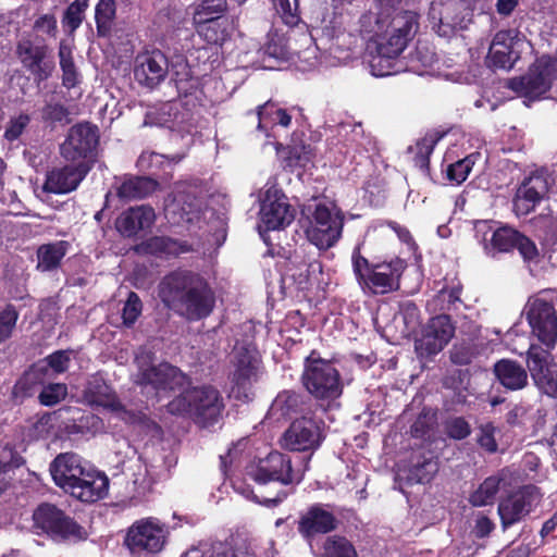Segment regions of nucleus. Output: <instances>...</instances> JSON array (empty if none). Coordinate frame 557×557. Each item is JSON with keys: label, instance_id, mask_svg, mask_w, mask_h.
Listing matches in <instances>:
<instances>
[{"label": "nucleus", "instance_id": "11", "mask_svg": "<svg viewBox=\"0 0 557 557\" xmlns=\"http://www.w3.org/2000/svg\"><path fill=\"white\" fill-rule=\"evenodd\" d=\"M34 528L55 541H78L86 537L85 530L61 509L50 504L40 505L33 515Z\"/></svg>", "mask_w": 557, "mask_h": 557}, {"label": "nucleus", "instance_id": "64", "mask_svg": "<svg viewBox=\"0 0 557 557\" xmlns=\"http://www.w3.org/2000/svg\"><path fill=\"white\" fill-rule=\"evenodd\" d=\"M165 159L166 158L163 154L156 152H143L137 160V166L141 171H153L154 169L162 166Z\"/></svg>", "mask_w": 557, "mask_h": 557}, {"label": "nucleus", "instance_id": "60", "mask_svg": "<svg viewBox=\"0 0 557 557\" xmlns=\"http://www.w3.org/2000/svg\"><path fill=\"white\" fill-rule=\"evenodd\" d=\"M88 3L87 0H75L70 7L66 9L64 23L72 29H76L84 16V12L87 9Z\"/></svg>", "mask_w": 557, "mask_h": 557}, {"label": "nucleus", "instance_id": "23", "mask_svg": "<svg viewBox=\"0 0 557 557\" xmlns=\"http://www.w3.org/2000/svg\"><path fill=\"white\" fill-rule=\"evenodd\" d=\"M474 231L485 252L491 256L515 248L516 240L519 238V232L516 230L508 226L494 230L493 224L488 221H478L474 224Z\"/></svg>", "mask_w": 557, "mask_h": 557}, {"label": "nucleus", "instance_id": "33", "mask_svg": "<svg viewBox=\"0 0 557 557\" xmlns=\"http://www.w3.org/2000/svg\"><path fill=\"white\" fill-rule=\"evenodd\" d=\"M494 372L500 384L508 389H522L528 384L525 369L516 361L503 359L495 364Z\"/></svg>", "mask_w": 557, "mask_h": 557}, {"label": "nucleus", "instance_id": "13", "mask_svg": "<svg viewBox=\"0 0 557 557\" xmlns=\"http://www.w3.org/2000/svg\"><path fill=\"white\" fill-rule=\"evenodd\" d=\"M543 494L534 485H525L504 497L498 504L503 530L522 521L541 504Z\"/></svg>", "mask_w": 557, "mask_h": 557}, {"label": "nucleus", "instance_id": "5", "mask_svg": "<svg viewBox=\"0 0 557 557\" xmlns=\"http://www.w3.org/2000/svg\"><path fill=\"white\" fill-rule=\"evenodd\" d=\"M138 372L135 375V383L140 385L148 397H156L157 400L170 391L181 389L186 383V375L176 367L163 362L152 364L150 354L140 351L135 357Z\"/></svg>", "mask_w": 557, "mask_h": 557}, {"label": "nucleus", "instance_id": "44", "mask_svg": "<svg viewBox=\"0 0 557 557\" xmlns=\"http://www.w3.org/2000/svg\"><path fill=\"white\" fill-rule=\"evenodd\" d=\"M277 153L285 160L286 166L307 169L312 163L313 153L309 146H294L278 149Z\"/></svg>", "mask_w": 557, "mask_h": 557}, {"label": "nucleus", "instance_id": "7", "mask_svg": "<svg viewBox=\"0 0 557 557\" xmlns=\"http://www.w3.org/2000/svg\"><path fill=\"white\" fill-rule=\"evenodd\" d=\"M301 381L306 389L317 399L334 400L343 393L339 372L334 364L312 351L305 360Z\"/></svg>", "mask_w": 557, "mask_h": 557}, {"label": "nucleus", "instance_id": "43", "mask_svg": "<svg viewBox=\"0 0 557 557\" xmlns=\"http://www.w3.org/2000/svg\"><path fill=\"white\" fill-rule=\"evenodd\" d=\"M503 481V472L486 478L478 490L471 495L470 502L473 506L481 507L492 504L499 491Z\"/></svg>", "mask_w": 557, "mask_h": 557}, {"label": "nucleus", "instance_id": "31", "mask_svg": "<svg viewBox=\"0 0 557 557\" xmlns=\"http://www.w3.org/2000/svg\"><path fill=\"white\" fill-rule=\"evenodd\" d=\"M300 32L299 29H289L286 33L278 29L270 32L268 41L263 47V53L276 60H294V51H296Z\"/></svg>", "mask_w": 557, "mask_h": 557}, {"label": "nucleus", "instance_id": "16", "mask_svg": "<svg viewBox=\"0 0 557 557\" xmlns=\"http://www.w3.org/2000/svg\"><path fill=\"white\" fill-rule=\"evenodd\" d=\"M530 42L518 30H499L490 46L487 63L490 66L509 70L520 57V51Z\"/></svg>", "mask_w": 557, "mask_h": 557}, {"label": "nucleus", "instance_id": "2", "mask_svg": "<svg viewBox=\"0 0 557 557\" xmlns=\"http://www.w3.org/2000/svg\"><path fill=\"white\" fill-rule=\"evenodd\" d=\"M418 29V16L412 11L389 16L386 12L364 13L360 32L368 39V49L385 57L398 58Z\"/></svg>", "mask_w": 557, "mask_h": 557}, {"label": "nucleus", "instance_id": "61", "mask_svg": "<svg viewBox=\"0 0 557 557\" xmlns=\"http://www.w3.org/2000/svg\"><path fill=\"white\" fill-rule=\"evenodd\" d=\"M445 431L450 438L459 441L471 434V426L463 418L456 417L446 422Z\"/></svg>", "mask_w": 557, "mask_h": 557}, {"label": "nucleus", "instance_id": "54", "mask_svg": "<svg viewBox=\"0 0 557 557\" xmlns=\"http://www.w3.org/2000/svg\"><path fill=\"white\" fill-rule=\"evenodd\" d=\"M115 15V3L113 0H100L96 7V22L98 32L104 34Z\"/></svg>", "mask_w": 557, "mask_h": 557}, {"label": "nucleus", "instance_id": "20", "mask_svg": "<svg viewBox=\"0 0 557 557\" xmlns=\"http://www.w3.org/2000/svg\"><path fill=\"white\" fill-rule=\"evenodd\" d=\"M84 399L90 406L102 407L126 423H137L141 416L124 408L111 388L98 377L90 380L84 391Z\"/></svg>", "mask_w": 557, "mask_h": 557}, {"label": "nucleus", "instance_id": "62", "mask_svg": "<svg viewBox=\"0 0 557 557\" xmlns=\"http://www.w3.org/2000/svg\"><path fill=\"white\" fill-rule=\"evenodd\" d=\"M172 75L173 79L176 83V86L180 90H187L188 88L184 86L190 78V70L183 59H178L175 63L172 64Z\"/></svg>", "mask_w": 557, "mask_h": 557}, {"label": "nucleus", "instance_id": "57", "mask_svg": "<svg viewBox=\"0 0 557 557\" xmlns=\"http://www.w3.org/2000/svg\"><path fill=\"white\" fill-rule=\"evenodd\" d=\"M67 387L65 384H49L39 394V400L45 406H54L65 398Z\"/></svg>", "mask_w": 557, "mask_h": 557}, {"label": "nucleus", "instance_id": "56", "mask_svg": "<svg viewBox=\"0 0 557 557\" xmlns=\"http://www.w3.org/2000/svg\"><path fill=\"white\" fill-rule=\"evenodd\" d=\"M141 310L143 305L138 295L131 292L122 310L123 324L126 326L133 325L140 315Z\"/></svg>", "mask_w": 557, "mask_h": 557}, {"label": "nucleus", "instance_id": "50", "mask_svg": "<svg viewBox=\"0 0 557 557\" xmlns=\"http://www.w3.org/2000/svg\"><path fill=\"white\" fill-rule=\"evenodd\" d=\"M497 429L492 422H484L478 426L476 443L488 454H494L498 449L495 438Z\"/></svg>", "mask_w": 557, "mask_h": 557}, {"label": "nucleus", "instance_id": "34", "mask_svg": "<svg viewBox=\"0 0 557 557\" xmlns=\"http://www.w3.org/2000/svg\"><path fill=\"white\" fill-rule=\"evenodd\" d=\"M184 557H255L249 543L243 542L235 547L223 545L202 544L199 547L189 549Z\"/></svg>", "mask_w": 557, "mask_h": 557}, {"label": "nucleus", "instance_id": "42", "mask_svg": "<svg viewBox=\"0 0 557 557\" xmlns=\"http://www.w3.org/2000/svg\"><path fill=\"white\" fill-rule=\"evenodd\" d=\"M225 11V0H201L194 10V24H203L215 18H224L223 13Z\"/></svg>", "mask_w": 557, "mask_h": 557}, {"label": "nucleus", "instance_id": "55", "mask_svg": "<svg viewBox=\"0 0 557 557\" xmlns=\"http://www.w3.org/2000/svg\"><path fill=\"white\" fill-rule=\"evenodd\" d=\"M473 164V156H468L465 159L450 164L447 170L448 180L456 184H461L467 180Z\"/></svg>", "mask_w": 557, "mask_h": 557}, {"label": "nucleus", "instance_id": "59", "mask_svg": "<svg viewBox=\"0 0 557 557\" xmlns=\"http://www.w3.org/2000/svg\"><path fill=\"white\" fill-rule=\"evenodd\" d=\"M276 11L281 14L283 21L287 25H296L299 17L298 0H273Z\"/></svg>", "mask_w": 557, "mask_h": 557}, {"label": "nucleus", "instance_id": "27", "mask_svg": "<svg viewBox=\"0 0 557 557\" xmlns=\"http://www.w3.org/2000/svg\"><path fill=\"white\" fill-rule=\"evenodd\" d=\"M48 53V47L29 38H22L16 46V54L25 69L45 79L50 74V69L44 62Z\"/></svg>", "mask_w": 557, "mask_h": 557}, {"label": "nucleus", "instance_id": "58", "mask_svg": "<svg viewBox=\"0 0 557 557\" xmlns=\"http://www.w3.org/2000/svg\"><path fill=\"white\" fill-rule=\"evenodd\" d=\"M18 313L11 305L0 312V343L9 338L15 327Z\"/></svg>", "mask_w": 557, "mask_h": 557}, {"label": "nucleus", "instance_id": "28", "mask_svg": "<svg viewBox=\"0 0 557 557\" xmlns=\"http://www.w3.org/2000/svg\"><path fill=\"white\" fill-rule=\"evenodd\" d=\"M87 172L88 168L84 162H78L76 165L54 169L48 173L44 188L46 191L53 194L70 193L76 189Z\"/></svg>", "mask_w": 557, "mask_h": 557}, {"label": "nucleus", "instance_id": "15", "mask_svg": "<svg viewBox=\"0 0 557 557\" xmlns=\"http://www.w3.org/2000/svg\"><path fill=\"white\" fill-rule=\"evenodd\" d=\"M295 211L277 186L268 182L260 193V220L267 230H278L289 225Z\"/></svg>", "mask_w": 557, "mask_h": 557}, {"label": "nucleus", "instance_id": "6", "mask_svg": "<svg viewBox=\"0 0 557 557\" xmlns=\"http://www.w3.org/2000/svg\"><path fill=\"white\" fill-rule=\"evenodd\" d=\"M317 20L320 23L322 35L332 41L329 47L330 57L318 58V47L313 44L312 36L306 30L299 34L298 42L296 44V51H294V60H290L301 71H309L318 64H325L326 66H334V37L344 35L341 18L332 10L325 9L321 12Z\"/></svg>", "mask_w": 557, "mask_h": 557}, {"label": "nucleus", "instance_id": "36", "mask_svg": "<svg viewBox=\"0 0 557 557\" xmlns=\"http://www.w3.org/2000/svg\"><path fill=\"white\" fill-rule=\"evenodd\" d=\"M197 33L208 44L221 45L227 40L235 29L234 21L230 17L215 18L213 21L196 24Z\"/></svg>", "mask_w": 557, "mask_h": 557}, {"label": "nucleus", "instance_id": "8", "mask_svg": "<svg viewBox=\"0 0 557 557\" xmlns=\"http://www.w3.org/2000/svg\"><path fill=\"white\" fill-rule=\"evenodd\" d=\"M557 79V60L543 55L530 67L527 74L508 81L507 86L525 99L524 103L540 100Z\"/></svg>", "mask_w": 557, "mask_h": 557}, {"label": "nucleus", "instance_id": "4", "mask_svg": "<svg viewBox=\"0 0 557 557\" xmlns=\"http://www.w3.org/2000/svg\"><path fill=\"white\" fill-rule=\"evenodd\" d=\"M222 409L223 403L219 392L209 385L185 389L168 404L170 413L188 416L202 426L216 422Z\"/></svg>", "mask_w": 557, "mask_h": 557}, {"label": "nucleus", "instance_id": "17", "mask_svg": "<svg viewBox=\"0 0 557 557\" xmlns=\"http://www.w3.org/2000/svg\"><path fill=\"white\" fill-rule=\"evenodd\" d=\"M164 213L171 223L181 224L198 223L201 215L206 216L207 211H201L200 201L187 190L185 184H178L165 199Z\"/></svg>", "mask_w": 557, "mask_h": 557}, {"label": "nucleus", "instance_id": "24", "mask_svg": "<svg viewBox=\"0 0 557 557\" xmlns=\"http://www.w3.org/2000/svg\"><path fill=\"white\" fill-rule=\"evenodd\" d=\"M90 465L74 453L58 455L50 465V472L54 483L65 492L77 482Z\"/></svg>", "mask_w": 557, "mask_h": 557}, {"label": "nucleus", "instance_id": "18", "mask_svg": "<svg viewBox=\"0 0 557 557\" xmlns=\"http://www.w3.org/2000/svg\"><path fill=\"white\" fill-rule=\"evenodd\" d=\"M322 441L318 421L309 417L295 420L281 437L283 448L294 451L315 449Z\"/></svg>", "mask_w": 557, "mask_h": 557}, {"label": "nucleus", "instance_id": "25", "mask_svg": "<svg viewBox=\"0 0 557 557\" xmlns=\"http://www.w3.org/2000/svg\"><path fill=\"white\" fill-rule=\"evenodd\" d=\"M109 490L108 476L92 466L86 468L83 475L73 484L67 493L85 503H94L107 496Z\"/></svg>", "mask_w": 557, "mask_h": 557}, {"label": "nucleus", "instance_id": "14", "mask_svg": "<svg viewBox=\"0 0 557 557\" xmlns=\"http://www.w3.org/2000/svg\"><path fill=\"white\" fill-rule=\"evenodd\" d=\"M523 313L532 334L546 347L554 348L557 341V314L553 304L542 297H532Z\"/></svg>", "mask_w": 557, "mask_h": 557}, {"label": "nucleus", "instance_id": "37", "mask_svg": "<svg viewBox=\"0 0 557 557\" xmlns=\"http://www.w3.org/2000/svg\"><path fill=\"white\" fill-rule=\"evenodd\" d=\"M438 470L437 462L432 459H424L422 462H417L407 471L397 470L396 482L406 480L409 484L413 483H428Z\"/></svg>", "mask_w": 557, "mask_h": 557}, {"label": "nucleus", "instance_id": "29", "mask_svg": "<svg viewBox=\"0 0 557 557\" xmlns=\"http://www.w3.org/2000/svg\"><path fill=\"white\" fill-rule=\"evenodd\" d=\"M466 9L463 0H433L431 2L429 17L433 27H448L454 29L463 27V17L460 16L462 10Z\"/></svg>", "mask_w": 557, "mask_h": 557}, {"label": "nucleus", "instance_id": "38", "mask_svg": "<svg viewBox=\"0 0 557 557\" xmlns=\"http://www.w3.org/2000/svg\"><path fill=\"white\" fill-rule=\"evenodd\" d=\"M157 187V183L148 177H131L125 180L117 189L120 198L132 200L150 195Z\"/></svg>", "mask_w": 557, "mask_h": 557}, {"label": "nucleus", "instance_id": "1", "mask_svg": "<svg viewBox=\"0 0 557 557\" xmlns=\"http://www.w3.org/2000/svg\"><path fill=\"white\" fill-rule=\"evenodd\" d=\"M162 302L188 321H199L211 314L215 294L199 274L177 271L166 275L159 285Z\"/></svg>", "mask_w": 557, "mask_h": 557}, {"label": "nucleus", "instance_id": "35", "mask_svg": "<svg viewBox=\"0 0 557 557\" xmlns=\"http://www.w3.org/2000/svg\"><path fill=\"white\" fill-rule=\"evenodd\" d=\"M550 349L552 348L546 347L545 349L532 344L527 351L528 369L535 384H539L553 371V358L549 352Z\"/></svg>", "mask_w": 557, "mask_h": 557}, {"label": "nucleus", "instance_id": "10", "mask_svg": "<svg viewBox=\"0 0 557 557\" xmlns=\"http://www.w3.org/2000/svg\"><path fill=\"white\" fill-rule=\"evenodd\" d=\"M343 216L333 203H318L306 230L310 243L319 249L335 245L342 235Z\"/></svg>", "mask_w": 557, "mask_h": 557}, {"label": "nucleus", "instance_id": "52", "mask_svg": "<svg viewBox=\"0 0 557 557\" xmlns=\"http://www.w3.org/2000/svg\"><path fill=\"white\" fill-rule=\"evenodd\" d=\"M426 326L430 329V332H433L434 335L441 337L445 342H449L455 333V327L450 321V318L446 314H440L432 318Z\"/></svg>", "mask_w": 557, "mask_h": 557}, {"label": "nucleus", "instance_id": "30", "mask_svg": "<svg viewBox=\"0 0 557 557\" xmlns=\"http://www.w3.org/2000/svg\"><path fill=\"white\" fill-rule=\"evenodd\" d=\"M156 220L154 210L149 206H137L124 211L116 220V228L124 236H134L149 228Z\"/></svg>", "mask_w": 557, "mask_h": 557}, {"label": "nucleus", "instance_id": "51", "mask_svg": "<svg viewBox=\"0 0 557 557\" xmlns=\"http://www.w3.org/2000/svg\"><path fill=\"white\" fill-rule=\"evenodd\" d=\"M324 550L326 557H357L352 545L343 537H329Z\"/></svg>", "mask_w": 557, "mask_h": 557}, {"label": "nucleus", "instance_id": "39", "mask_svg": "<svg viewBox=\"0 0 557 557\" xmlns=\"http://www.w3.org/2000/svg\"><path fill=\"white\" fill-rule=\"evenodd\" d=\"M158 123L171 131L185 132L187 127V112L181 110L178 102H168L162 104L158 113Z\"/></svg>", "mask_w": 557, "mask_h": 557}, {"label": "nucleus", "instance_id": "32", "mask_svg": "<svg viewBox=\"0 0 557 557\" xmlns=\"http://www.w3.org/2000/svg\"><path fill=\"white\" fill-rule=\"evenodd\" d=\"M335 529L334 516L319 507L310 508L300 519L298 530L305 537L327 533Z\"/></svg>", "mask_w": 557, "mask_h": 557}, {"label": "nucleus", "instance_id": "3", "mask_svg": "<svg viewBox=\"0 0 557 557\" xmlns=\"http://www.w3.org/2000/svg\"><path fill=\"white\" fill-rule=\"evenodd\" d=\"M351 264L358 285L364 294L384 295L398 289L406 263L398 258L371 263L361 256L359 248L351 256Z\"/></svg>", "mask_w": 557, "mask_h": 557}, {"label": "nucleus", "instance_id": "19", "mask_svg": "<svg viewBox=\"0 0 557 557\" xmlns=\"http://www.w3.org/2000/svg\"><path fill=\"white\" fill-rule=\"evenodd\" d=\"M549 189L548 178L541 173L525 177L517 187L513 199V212L517 216H525L533 212L546 197Z\"/></svg>", "mask_w": 557, "mask_h": 557}, {"label": "nucleus", "instance_id": "41", "mask_svg": "<svg viewBox=\"0 0 557 557\" xmlns=\"http://www.w3.org/2000/svg\"><path fill=\"white\" fill-rule=\"evenodd\" d=\"M69 244L60 240L39 247L37 251L38 268L42 271L55 269L67 251Z\"/></svg>", "mask_w": 557, "mask_h": 557}, {"label": "nucleus", "instance_id": "46", "mask_svg": "<svg viewBox=\"0 0 557 557\" xmlns=\"http://www.w3.org/2000/svg\"><path fill=\"white\" fill-rule=\"evenodd\" d=\"M59 58L63 85L67 88L75 87L79 82V75L73 62L72 50L65 42L60 44Z\"/></svg>", "mask_w": 557, "mask_h": 557}, {"label": "nucleus", "instance_id": "63", "mask_svg": "<svg viewBox=\"0 0 557 557\" xmlns=\"http://www.w3.org/2000/svg\"><path fill=\"white\" fill-rule=\"evenodd\" d=\"M70 361V352L65 350L55 351L46 358L48 367L55 373H63L66 371Z\"/></svg>", "mask_w": 557, "mask_h": 557}, {"label": "nucleus", "instance_id": "45", "mask_svg": "<svg viewBox=\"0 0 557 557\" xmlns=\"http://www.w3.org/2000/svg\"><path fill=\"white\" fill-rule=\"evenodd\" d=\"M299 403L300 397L297 393L290 391L282 392L273 400L270 413L273 417L277 416V418H287L292 413L296 412Z\"/></svg>", "mask_w": 557, "mask_h": 557}, {"label": "nucleus", "instance_id": "12", "mask_svg": "<svg viewBox=\"0 0 557 557\" xmlns=\"http://www.w3.org/2000/svg\"><path fill=\"white\" fill-rule=\"evenodd\" d=\"M246 475L259 483L276 481L284 485L299 483L302 475L292 468L290 458L278 451L270 453L265 458L246 468Z\"/></svg>", "mask_w": 557, "mask_h": 557}, {"label": "nucleus", "instance_id": "22", "mask_svg": "<svg viewBox=\"0 0 557 557\" xmlns=\"http://www.w3.org/2000/svg\"><path fill=\"white\" fill-rule=\"evenodd\" d=\"M169 72V62L160 50L146 51L135 59L134 76L138 84L153 88Z\"/></svg>", "mask_w": 557, "mask_h": 557}, {"label": "nucleus", "instance_id": "49", "mask_svg": "<svg viewBox=\"0 0 557 557\" xmlns=\"http://www.w3.org/2000/svg\"><path fill=\"white\" fill-rule=\"evenodd\" d=\"M396 57H385L374 50L371 51L369 61L371 74L375 77H384L396 74L399 69L396 67Z\"/></svg>", "mask_w": 557, "mask_h": 557}, {"label": "nucleus", "instance_id": "26", "mask_svg": "<svg viewBox=\"0 0 557 557\" xmlns=\"http://www.w3.org/2000/svg\"><path fill=\"white\" fill-rule=\"evenodd\" d=\"M231 363L234 368L233 379L237 384H245L257 376L260 357L252 344L236 343L231 354Z\"/></svg>", "mask_w": 557, "mask_h": 557}, {"label": "nucleus", "instance_id": "47", "mask_svg": "<svg viewBox=\"0 0 557 557\" xmlns=\"http://www.w3.org/2000/svg\"><path fill=\"white\" fill-rule=\"evenodd\" d=\"M447 344L425 326L421 338L416 342V350L421 357H428L438 354Z\"/></svg>", "mask_w": 557, "mask_h": 557}, {"label": "nucleus", "instance_id": "53", "mask_svg": "<svg viewBox=\"0 0 557 557\" xmlns=\"http://www.w3.org/2000/svg\"><path fill=\"white\" fill-rule=\"evenodd\" d=\"M461 286L460 284H454L449 288H442L434 299L437 302L436 307L440 310H451L460 304Z\"/></svg>", "mask_w": 557, "mask_h": 557}, {"label": "nucleus", "instance_id": "40", "mask_svg": "<svg viewBox=\"0 0 557 557\" xmlns=\"http://www.w3.org/2000/svg\"><path fill=\"white\" fill-rule=\"evenodd\" d=\"M258 128L267 131L270 126L281 125L287 127L290 122V115L274 102H265L258 109Z\"/></svg>", "mask_w": 557, "mask_h": 557}, {"label": "nucleus", "instance_id": "21", "mask_svg": "<svg viewBox=\"0 0 557 557\" xmlns=\"http://www.w3.org/2000/svg\"><path fill=\"white\" fill-rule=\"evenodd\" d=\"M99 140L98 129L89 123L74 125L61 146V153L66 160L79 161L89 157Z\"/></svg>", "mask_w": 557, "mask_h": 557}, {"label": "nucleus", "instance_id": "9", "mask_svg": "<svg viewBox=\"0 0 557 557\" xmlns=\"http://www.w3.org/2000/svg\"><path fill=\"white\" fill-rule=\"evenodd\" d=\"M170 536V528L158 518L148 517L135 521L127 530L125 545L134 555H156L163 550Z\"/></svg>", "mask_w": 557, "mask_h": 557}, {"label": "nucleus", "instance_id": "48", "mask_svg": "<svg viewBox=\"0 0 557 557\" xmlns=\"http://www.w3.org/2000/svg\"><path fill=\"white\" fill-rule=\"evenodd\" d=\"M447 344L425 326L421 338L416 342V350L421 357H428L438 354Z\"/></svg>", "mask_w": 557, "mask_h": 557}]
</instances>
